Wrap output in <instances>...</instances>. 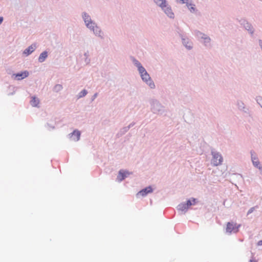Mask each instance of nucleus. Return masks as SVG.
Returning <instances> with one entry per match:
<instances>
[{
  "label": "nucleus",
  "mask_w": 262,
  "mask_h": 262,
  "mask_svg": "<svg viewBox=\"0 0 262 262\" xmlns=\"http://www.w3.org/2000/svg\"><path fill=\"white\" fill-rule=\"evenodd\" d=\"M80 136V133L77 130H74L71 135L70 138L72 140L77 141L79 140Z\"/></svg>",
  "instance_id": "nucleus-6"
},
{
  "label": "nucleus",
  "mask_w": 262,
  "mask_h": 262,
  "mask_svg": "<svg viewBox=\"0 0 262 262\" xmlns=\"http://www.w3.org/2000/svg\"><path fill=\"white\" fill-rule=\"evenodd\" d=\"M253 209H254V208H251V209L249 210V211H248V213H250L252 212V211H253Z\"/></svg>",
  "instance_id": "nucleus-22"
},
{
  "label": "nucleus",
  "mask_w": 262,
  "mask_h": 262,
  "mask_svg": "<svg viewBox=\"0 0 262 262\" xmlns=\"http://www.w3.org/2000/svg\"><path fill=\"white\" fill-rule=\"evenodd\" d=\"M30 103L33 106H37L39 103V100L35 97H32Z\"/></svg>",
  "instance_id": "nucleus-12"
},
{
  "label": "nucleus",
  "mask_w": 262,
  "mask_h": 262,
  "mask_svg": "<svg viewBox=\"0 0 262 262\" xmlns=\"http://www.w3.org/2000/svg\"><path fill=\"white\" fill-rule=\"evenodd\" d=\"M83 17L84 18V21H85V23L86 26L88 28L92 29L94 32H95V27L96 29V32H97V29H98V28L95 26L94 23H93V22H92L90 20V18L89 16L87 15L86 14H84L83 16ZM96 33L97 34V33L96 32Z\"/></svg>",
  "instance_id": "nucleus-3"
},
{
  "label": "nucleus",
  "mask_w": 262,
  "mask_h": 262,
  "mask_svg": "<svg viewBox=\"0 0 262 262\" xmlns=\"http://www.w3.org/2000/svg\"><path fill=\"white\" fill-rule=\"evenodd\" d=\"M62 88V86L61 85L57 84L55 86L54 90L55 91L58 92V91H60V90H61Z\"/></svg>",
  "instance_id": "nucleus-19"
},
{
  "label": "nucleus",
  "mask_w": 262,
  "mask_h": 262,
  "mask_svg": "<svg viewBox=\"0 0 262 262\" xmlns=\"http://www.w3.org/2000/svg\"><path fill=\"white\" fill-rule=\"evenodd\" d=\"M205 39H206V40H210V39H209V38H205Z\"/></svg>",
  "instance_id": "nucleus-28"
},
{
  "label": "nucleus",
  "mask_w": 262,
  "mask_h": 262,
  "mask_svg": "<svg viewBox=\"0 0 262 262\" xmlns=\"http://www.w3.org/2000/svg\"><path fill=\"white\" fill-rule=\"evenodd\" d=\"M141 76L142 79L145 81L151 88H154L155 87V84L151 80L149 75L148 74L147 72L141 74Z\"/></svg>",
  "instance_id": "nucleus-4"
},
{
  "label": "nucleus",
  "mask_w": 262,
  "mask_h": 262,
  "mask_svg": "<svg viewBox=\"0 0 262 262\" xmlns=\"http://www.w3.org/2000/svg\"><path fill=\"white\" fill-rule=\"evenodd\" d=\"M186 4L188 9L190 10L191 12H194L195 11L194 5L188 3H187Z\"/></svg>",
  "instance_id": "nucleus-18"
},
{
  "label": "nucleus",
  "mask_w": 262,
  "mask_h": 262,
  "mask_svg": "<svg viewBox=\"0 0 262 262\" xmlns=\"http://www.w3.org/2000/svg\"><path fill=\"white\" fill-rule=\"evenodd\" d=\"M28 72L27 71H25L24 72L21 73L20 74H17L16 75V77H18V79H22L28 77Z\"/></svg>",
  "instance_id": "nucleus-10"
},
{
  "label": "nucleus",
  "mask_w": 262,
  "mask_h": 262,
  "mask_svg": "<svg viewBox=\"0 0 262 262\" xmlns=\"http://www.w3.org/2000/svg\"><path fill=\"white\" fill-rule=\"evenodd\" d=\"M129 174H130V173L127 171H124L123 170H121L119 172V174L117 177V179L119 180V181H120V182L122 181Z\"/></svg>",
  "instance_id": "nucleus-5"
},
{
  "label": "nucleus",
  "mask_w": 262,
  "mask_h": 262,
  "mask_svg": "<svg viewBox=\"0 0 262 262\" xmlns=\"http://www.w3.org/2000/svg\"><path fill=\"white\" fill-rule=\"evenodd\" d=\"M212 155L213 156V158L212 159V163L214 166H217L221 164L223 161V158L222 156L219 153L216 152H212Z\"/></svg>",
  "instance_id": "nucleus-1"
},
{
  "label": "nucleus",
  "mask_w": 262,
  "mask_h": 262,
  "mask_svg": "<svg viewBox=\"0 0 262 262\" xmlns=\"http://www.w3.org/2000/svg\"><path fill=\"white\" fill-rule=\"evenodd\" d=\"M250 262H257V261H255V260H251Z\"/></svg>",
  "instance_id": "nucleus-27"
},
{
  "label": "nucleus",
  "mask_w": 262,
  "mask_h": 262,
  "mask_svg": "<svg viewBox=\"0 0 262 262\" xmlns=\"http://www.w3.org/2000/svg\"><path fill=\"white\" fill-rule=\"evenodd\" d=\"M187 204L188 207L192 205H194L196 203V199H192L191 200H189L187 201Z\"/></svg>",
  "instance_id": "nucleus-17"
},
{
  "label": "nucleus",
  "mask_w": 262,
  "mask_h": 262,
  "mask_svg": "<svg viewBox=\"0 0 262 262\" xmlns=\"http://www.w3.org/2000/svg\"><path fill=\"white\" fill-rule=\"evenodd\" d=\"M155 2L159 5L162 9H164V7H166V2L165 0H154Z\"/></svg>",
  "instance_id": "nucleus-11"
},
{
  "label": "nucleus",
  "mask_w": 262,
  "mask_h": 262,
  "mask_svg": "<svg viewBox=\"0 0 262 262\" xmlns=\"http://www.w3.org/2000/svg\"><path fill=\"white\" fill-rule=\"evenodd\" d=\"M152 191V189L151 187H148L145 188V189H142V190L140 191L137 195H141L142 196H145L148 193H150Z\"/></svg>",
  "instance_id": "nucleus-7"
},
{
  "label": "nucleus",
  "mask_w": 262,
  "mask_h": 262,
  "mask_svg": "<svg viewBox=\"0 0 262 262\" xmlns=\"http://www.w3.org/2000/svg\"><path fill=\"white\" fill-rule=\"evenodd\" d=\"M138 70L140 73V74H142L143 73H145V72H146V70H145V69L141 65L140 63H138Z\"/></svg>",
  "instance_id": "nucleus-16"
},
{
  "label": "nucleus",
  "mask_w": 262,
  "mask_h": 262,
  "mask_svg": "<svg viewBox=\"0 0 262 262\" xmlns=\"http://www.w3.org/2000/svg\"><path fill=\"white\" fill-rule=\"evenodd\" d=\"M87 94V92L86 90H84L83 91H82L80 93V95H79V97H83L85 95H86V94Z\"/></svg>",
  "instance_id": "nucleus-20"
},
{
  "label": "nucleus",
  "mask_w": 262,
  "mask_h": 262,
  "mask_svg": "<svg viewBox=\"0 0 262 262\" xmlns=\"http://www.w3.org/2000/svg\"><path fill=\"white\" fill-rule=\"evenodd\" d=\"M3 20V17H0V24L2 23Z\"/></svg>",
  "instance_id": "nucleus-24"
},
{
  "label": "nucleus",
  "mask_w": 262,
  "mask_h": 262,
  "mask_svg": "<svg viewBox=\"0 0 262 262\" xmlns=\"http://www.w3.org/2000/svg\"><path fill=\"white\" fill-rule=\"evenodd\" d=\"M165 13L170 18H173L174 14L172 12L171 8L167 6L166 4V7H164V9H162Z\"/></svg>",
  "instance_id": "nucleus-8"
},
{
  "label": "nucleus",
  "mask_w": 262,
  "mask_h": 262,
  "mask_svg": "<svg viewBox=\"0 0 262 262\" xmlns=\"http://www.w3.org/2000/svg\"><path fill=\"white\" fill-rule=\"evenodd\" d=\"M258 245H259V246H261V245H262V241H259L258 242Z\"/></svg>",
  "instance_id": "nucleus-23"
},
{
  "label": "nucleus",
  "mask_w": 262,
  "mask_h": 262,
  "mask_svg": "<svg viewBox=\"0 0 262 262\" xmlns=\"http://www.w3.org/2000/svg\"><path fill=\"white\" fill-rule=\"evenodd\" d=\"M180 1H181V2H182V3H183V4H184V3H186V4H187V3H188L187 2V0H180Z\"/></svg>",
  "instance_id": "nucleus-21"
},
{
  "label": "nucleus",
  "mask_w": 262,
  "mask_h": 262,
  "mask_svg": "<svg viewBox=\"0 0 262 262\" xmlns=\"http://www.w3.org/2000/svg\"><path fill=\"white\" fill-rule=\"evenodd\" d=\"M35 47V45H32L24 51V54H26V55L30 54L34 51Z\"/></svg>",
  "instance_id": "nucleus-9"
},
{
  "label": "nucleus",
  "mask_w": 262,
  "mask_h": 262,
  "mask_svg": "<svg viewBox=\"0 0 262 262\" xmlns=\"http://www.w3.org/2000/svg\"><path fill=\"white\" fill-rule=\"evenodd\" d=\"M252 162H253V165L257 167H258V168L259 169H261L262 167H260V166H258L259 165V162L258 161V160L257 159V158H255V157H253V155H252Z\"/></svg>",
  "instance_id": "nucleus-15"
},
{
  "label": "nucleus",
  "mask_w": 262,
  "mask_h": 262,
  "mask_svg": "<svg viewBox=\"0 0 262 262\" xmlns=\"http://www.w3.org/2000/svg\"><path fill=\"white\" fill-rule=\"evenodd\" d=\"M239 225L233 222H228L227 224L226 231L231 233V232H237L238 231Z\"/></svg>",
  "instance_id": "nucleus-2"
},
{
  "label": "nucleus",
  "mask_w": 262,
  "mask_h": 262,
  "mask_svg": "<svg viewBox=\"0 0 262 262\" xmlns=\"http://www.w3.org/2000/svg\"><path fill=\"white\" fill-rule=\"evenodd\" d=\"M187 47H188L189 49H190L191 48V44H190L189 46H186Z\"/></svg>",
  "instance_id": "nucleus-26"
},
{
  "label": "nucleus",
  "mask_w": 262,
  "mask_h": 262,
  "mask_svg": "<svg viewBox=\"0 0 262 262\" xmlns=\"http://www.w3.org/2000/svg\"><path fill=\"white\" fill-rule=\"evenodd\" d=\"M138 63H139L138 61H136V62H135V64H136V66L138 67Z\"/></svg>",
  "instance_id": "nucleus-25"
},
{
  "label": "nucleus",
  "mask_w": 262,
  "mask_h": 262,
  "mask_svg": "<svg viewBox=\"0 0 262 262\" xmlns=\"http://www.w3.org/2000/svg\"><path fill=\"white\" fill-rule=\"evenodd\" d=\"M47 56H48V53L47 52L45 51V52H42V53H41V54L40 55V56L38 58L39 61L40 62L44 61L45 59L47 57Z\"/></svg>",
  "instance_id": "nucleus-13"
},
{
  "label": "nucleus",
  "mask_w": 262,
  "mask_h": 262,
  "mask_svg": "<svg viewBox=\"0 0 262 262\" xmlns=\"http://www.w3.org/2000/svg\"><path fill=\"white\" fill-rule=\"evenodd\" d=\"M187 203H182L178 206V209L180 211H186L188 208Z\"/></svg>",
  "instance_id": "nucleus-14"
}]
</instances>
